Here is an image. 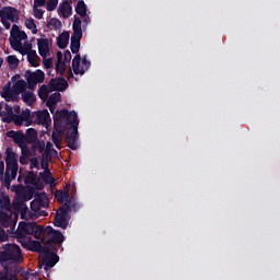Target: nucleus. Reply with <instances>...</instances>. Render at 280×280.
Segmentation results:
<instances>
[{
	"label": "nucleus",
	"instance_id": "obj_1",
	"mask_svg": "<svg viewBox=\"0 0 280 280\" xmlns=\"http://www.w3.org/2000/svg\"><path fill=\"white\" fill-rule=\"evenodd\" d=\"M54 124L56 131L52 132V142L56 148L60 149V132L63 128H69L67 132V142L71 150L78 149V126H80V120L78 119V114L75 112H68L67 109L58 110L54 115Z\"/></svg>",
	"mask_w": 280,
	"mask_h": 280
},
{
	"label": "nucleus",
	"instance_id": "obj_2",
	"mask_svg": "<svg viewBox=\"0 0 280 280\" xmlns=\"http://www.w3.org/2000/svg\"><path fill=\"white\" fill-rule=\"evenodd\" d=\"M42 242L44 246L37 253H39L42 259H44L45 270H49L58 264V255L51 252V244H62L65 242V235L48 226L43 231Z\"/></svg>",
	"mask_w": 280,
	"mask_h": 280
},
{
	"label": "nucleus",
	"instance_id": "obj_3",
	"mask_svg": "<svg viewBox=\"0 0 280 280\" xmlns=\"http://www.w3.org/2000/svg\"><path fill=\"white\" fill-rule=\"evenodd\" d=\"M16 234L18 242H20V244H22L24 248H28V250H33L35 253L42 250L43 245L40 244V242L33 241L32 237L27 235H33L35 240H40L43 237V226L37 225L34 222H20Z\"/></svg>",
	"mask_w": 280,
	"mask_h": 280
},
{
	"label": "nucleus",
	"instance_id": "obj_4",
	"mask_svg": "<svg viewBox=\"0 0 280 280\" xmlns=\"http://www.w3.org/2000/svg\"><path fill=\"white\" fill-rule=\"evenodd\" d=\"M7 117L2 118V121L11 124L13 121L15 126H32V113L30 109H25L21 113V107L5 105ZM21 113V115H19Z\"/></svg>",
	"mask_w": 280,
	"mask_h": 280
},
{
	"label": "nucleus",
	"instance_id": "obj_5",
	"mask_svg": "<svg viewBox=\"0 0 280 280\" xmlns=\"http://www.w3.org/2000/svg\"><path fill=\"white\" fill-rule=\"evenodd\" d=\"M21 261H23V254L16 244H8L4 246V250L0 252V264L4 268L8 264H21Z\"/></svg>",
	"mask_w": 280,
	"mask_h": 280
},
{
	"label": "nucleus",
	"instance_id": "obj_6",
	"mask_svg": "<svg viewBox=\"0 0 280 280\" xmlns=\"http://www.w3.org/2000/svg\"><path fill=\"white\" fill-rule=\"evenodd\" d=\"M25 89H27V83L24 80H20L15 82L13 86L10 83L4 84L0 94L5 102H16L19 95H21Z\"/></svg>",
	"mask_w": 280,
	"mask_h": 280
},
{
	"label": "nucleus",
	"instance_id": "obj_7",
	"mask_svg": "<svg viewBox=\"0 0 280 280\" xmlns=\"http://www.w3.org/2000/svg\"><path fill=\"white\" fill-rule=\"evenodd\" d=\"M18 220L19 213L12 212L11 209H0V226L8 229L9 233H14Z\"/></svg>",
	"mask_w": 280,
	"mask_h": 280
},
{
	"label": "nucleus",
	"instance_id": "obj_8",
	"mask_svg": "<svg viewBox=\"0 0 280 280\" xmlns=\"http://www.w3.org/2000/svg\"><path fill=\"white\" fill-rule=\"evenodd\" d=\"M5 154V176L8 179L14 180V178H16V173L19 172V162L16 159V153H14L12 149L8 148Z\"/></svg>",
	"mask_w": 280,
	"mask_h": 280
},
{
	"label": "nucleus",
	"instance_id": "obj_9",
	"mask_svg": "<svg viewBox=\"0 0 280 280\" xmlns=\"http://www.w3.org/2000/svg\"><path fill=\"white\" fill-rule=\"evenodd\" d=\"M0 19L5 30H10V27H12V23H16V21H19V10L12 7H4L0 10Z\"/></svg>",
	"mask_w": 280,
	"mask_h": 280
},
{
	"label": "nucleus",
	"instance_id": "obj_10",
	"mask_svg": "<svg viewBox=\"0 0 280 280\" xmlns=\"http://www.w3.org/2000/svg\"><path fill=\"white\" fill-rule=\"evenodd\" d=\"M73 35L71 36L70 49L72 54L80 51V40H82V20L75 18L73 25Z\"/></svg>",
	"mask_w": 280,
	"mask_h": 280
},
{
	"label": "nucleus",
	"instance_id": "obj_11",
	"mask_svg": "<svg viewBox=\"0 0 280 280\" xmlns=\"http://www.w3.org/2000/svg\"><path fill=\"white\" fill-rule=\"evenodd\" d=\"M21 40H27V34L19 30V26L14 24L11 30L10 44L16 51L23 50V43Z\"/></svg>",
	"mask_w": 280,
	"mask_h": 280
},
{
	"label": "nucleus",
	"instance_id": "obj_12",
	"mask_svg": "<svg viewBox=\"0 0 280 280\" xmlns=\"http://www.w3.org/2000/svg\"><path fill=\"white\" fill-rule=\"evenodd\" d=\"M91 61L85 57L81 60L80 55H77L72 60V69L75 75H84L85 71H89Z\"/></svg>",
	"mask_w": 280,
	"mask_h": 280
},
{
	"label": "nucleus",
	"instance_id": "obj_13",
	"mask_svg": "<svg viewBox=\"0 0 280 280\" xmlns=\"http://www.w3.org/2000/svg\"><path fill=\"white\" fill-rule=\"evenodd\" d=\"M57 200L61 202V205H65V209H68V211H78L80 209V206L78 202H75V197L69 198L68 191H61L57 195Z\"/></svg>",
	"mask_w": 280,
	"mask_h": 280
},
{
	"label": "nucleus",
	"instance_id": "obj_14",
	"mask_svg": "<svg viewBox=\"0 0 280 280\" xmlns=\"http://www.w3.org/2000/svg\"><path fill=\"white\" fill-rule=\"evenodd\" d=\"M32 119L34 124L44 126V128H49V126H51V117L49 116V112L47 109L33 113Z\"/></svg>",
	"mask_w": 280,
	"mask_h": 280
},
{
	"label": "nucleus",
	"instance_id": "obj_15",
	"mask_svg": "<svg viewBox=\"0 0 280 280\" xmlns=\"http://www.w3.org/2000/svg\"><path fill=\"white\" fill-rule=\"evenodd\" d=\"M71 62V51L66 50L63 54V60H62V52H57V65H56V71L57 73H65L67 69V65Z\"/></svg>",
	"mask_w": 280,
	"mask_h": 280
},
{
	"label": "nucleus",
	"instance_id": "obj_16",
	"mask_svg": "<svg viewBox=\"0 0 280 280\" xmlns=\"http://www.w3.org/2000/svg\"><path fill=\"white\" fill-rule=\"evenodd\" d=\"M38 54L46 59L51 56V42L48 38H37Z\"/></svg>",
	"mask_w": 280,
	"mask_h": 280
},
{
	"label": "nucleus",
	"instance_id": "obj_17",
	"mask_svg": "<svg viewBox=\"0 0 280 280\" xmlns=\"http://www.w3.org/2000/svg\"><path fill=\"white\" fill-rule=\"evenodd\" d=\"M70 211L68 208H59L55 217V226L59 229H67L69 226V221H67V213Z\"/></svg>",
	"mask_w": 280,
	"mask_h": 280
},
{
	"label": "nucleus",
	"instance_id": "obj_18",
	"mask_svg": "<svg viewBox=\"0 0 280 280\" xmlns=\"http://www.w3.org/2000/svg\"><path fill=\"white\" fill-rule=\"evenodd\" d=\"M42 170H44V173L42 175L43 180L47 185H50V187H54L56 184V179L51 176V172H49V162L45 158H42Z\"/></svg>",
	"mask_w": 280,
	"mask_h": 280
},
{
	"label": "nucleus",
	"instance_id": "obj_19",
	"mask_svg": "<svg viewBox=\"0 0 280 280\" xmlns=\"http://www.w3.org/2000/svg\"><path fill=\"white\" fill-rule=\"evenodd\" d=\"M26 80L30 86H36V84H40V82L45 81V72L43 70H36L35 72L28 73Z\"/></svg>",
	"mask_w": 280,
	"mask_h": 280
},
{
	"label": "nucleus",
	"instance_id": "obj_20",
	"mask_svg": "<svg viewBox=\"0 0 280 280\" xmlns=\"http://www.w3.org/2000/svg\"><path fill=\"white\" fill-rule=\"evenodd\" d=\"M54 144L51 142H47L45 148V142L39 143V151L43 153V159L47 160V163H49V156H54L55 154H58V151L56 149H52Z\"/></svg>",
	"mask_w": 280,
	"mask_h": 280
},
{
	"label": "nucleus",
	"instance_id": "obj_21",
	"mask_svg": "<svg viewBox=\"0 0 280 280\" xmlns=\"http://www.w3.org/2000/svg\"><path fill=\"white\" fill-rule=\"evenodd\" d=\"M27 56V60L32 67H38L40 65V57L36 54V50H32V45H27V49L25 51Z\"/></svg>",
	"mask_w": 280,
	"mask_h": 280
},
{
	"label": "nucleus",
	"instance_id": "obj_22",
	"mask_svg": "<svg viewBox=\"0 0 280 280\" xmlns=\"http://www.w3.org/2000/svg\"><path fill=\"white\" fill-rule=\"evenodd\" d=\"M13 208L16 209V211L20 212L22 220H33L34 214L30 212V209H27V206L23 202L20 205L13 203Z\"/></svg>",
	"mask_w": 280,
	"mask_h": 280
},
{
	"label": "nucleus",
	"instance_id": "obj_23",
	"mask_svg": "<svg viewBox=\"0 0 280 280\" xmlns=\"http://www.w3.org/2000/svg\"><path fill=\"white\" fill-rule=\"evenodd\" d=\"M58 12L63 19H69L73 12V8L71 7V3L66 0L59 4Z\"/></svg>",
	"mask_w": 280,
	"mask_h": 280
},
{
	"label": "nucleus",
	"instance_id": "obj_24",
	"mask_svg": "<svg viewBox=\"0 0 280 280\" xmlns=\"http://www.w3.org/2000/svg\"><path fill=\"white\" fill-rule=\"evenodd\" d=\"M67 86V80L62 78L52 79L49 83V88L51 89V91H65Z\"/></svg>",
	"mask_w": 280,
	"mask_h": 280
},
{
	"label": "nucleus",
	"instance_id": "obj_25",
	"mask_svg": "<svg viewBox=\"0 0 280 280\" xmlns=\"http://www.w3.org/2000/svg\"><path fill=\"white\" fill-rule=\"evenodd\" d=\"M34 205H38L39 207H43L44 209L49 207V195L42 192L36 196L35 200L31 202V207L34 208Z\"/></svg>",
	"mask_w": 280,
	"mask_h": 280
},
{
	"label": "nucleus",
	"instance_id": "obj_26",
	"mask_svg": "<svg viewBox=\"0 0 280 280\" xmlns=\"http://www.w3.org/2000/svg\"><path fill=\"white\" fill-rule=\"evenodd\" d=\"M14 141L20 145L22 150V154H27V140L25 138V135L18 132L14 135Z\"/></svg>",
	"mask_w": 280,
	"mask_h": 280
},
{
	"label": "nucleus",
	"instance_id": "obj_27",
	"mask_svg": "<svg viewBox=\"0 0 280 280\" xmlns=\"http://www.w3.org/2000/svg\"><path fill=\"white\" fill-rule=\"evenodd\" d=\"M60 102V93H54L49 96L47 101V106L51 114H54V110H56V105Z\"/></svg>",
	"mask_w": 280,
	"mask_h": 280
},
{
	"label": "nucleus",
	"instance_id": "obj_28",
	"mask_svg": "<svg viewBox=\"0 0 280 280\" xmlns=\"http://www.w3.org/2000/svg\"><path fill=\"white\" fill-rule=\"evenodd\" d=\"M69 32H62L58 37H57V46L60 49H65L67 45H69Z\"/></svg>",
	"mask_w": 280,
	"mask_h": 280
},
{
	"label": "nucleus",
	"instance_id": "obj_29",
	"mask_svg": "<svg viewBox=\"0 0 280 280\" xmlns=\"http://www.w3.org/2000/svg\"><path fill=\"white\" fill-rule=\"evenodd\" d=\"M22 100L27 106H32L34 102H36V95L32 92H25V90L22 92Z\"/></svg>",
	"mask_w": 280,
	"mask_h": 280
},
{
	"label": "nucleus",
	"instance_id": "obj_30",
	"mask_svg": "<svg viewBox=\"0 0 280 280\" xmlns=\"http://www.w3.org/2000/svg\"><path fill=\"white\" fill-rule=\"evenodd\" d=\"M24 25L25 27H27V30H31L32 34H38V28L36 27V22L34 21V19H25Z\"/></svg>",
	"mask_w": 280,
	"mask_h": 280
},
{
	"label": "nucleus",
	"instance_id": "obj_31",
	"mask_svg": "<svg viewBox=\"0 0 280 280\" xmlns=\"http://www.w3.org/2000/svg\"><path fill=\"white\" fill-rule=\"evenodd\" d=\"M25 138L27 143H34V141L38 139V133H36V129L34 128L27 129Z\"/></svg>",
	"mask_w": 280,
	"mask_h": 280
},
{
	"label": "nucleus",
	"instance_id": "obj_32",
	"mask_svg": "<svg viewBox=\"0 0 280 280\" xmlns=\"http://www.w3.org/2000/svg\"><path fill=\"white\" fill-rule=\"evenodd\" d=\"M5 62L8 63V67L11 69H16L19 67V63L21 62L16 56L11 55L5 58Z\"/></svg>",
	"mask_w": 280,
	"mask_h": 280
},
{
	"label": "nucleus",
	"instance_id": "obj_33",
	"mask_svg": "<svg viewBox=\"0 0 280 280\" xmlns=\"http://www.w3.org/2000/svg\"><path fill=\"white\" fill-rule=\"evenodd\" d=\"M25 183H26V185H33V187H36V185L38 183L36 174L34 172H30L26 175Z\"/></svg>",
	"mask_w": 280,
	"mask_h": 280
},
{
	"label": "nucleus",
	"instance_id": "obj_34",
	"mask_svg": "<svg viewBox=\"0 0 280 280\" xmlns=\"http://www.w3.org/2000/svg\"><path fill=\"white\" fill-rule=\"evenodd\" d=\"M75 12H77V14H79L81 16H85V14H86V4L84 3V1L80 0L77 3Z\"/></svg>",
	"mask_w": 280,
	"mask_h": 280
},
{
	"label": "nucleus",
	"instance_id": "obj_35",
	"mask_svg": "<svg viewBox=\"0 0 280 280\" xmlns=\"http://www.w3.org/2000/svg\"><path fill=\"white\" fill-rule=\"evenodd\" d=\"M0 207L1 209H10V197L8 195H0Z\"/></svg>",
	"mask_w": 280,
	"mask_h": 280
},
{
	"label": "nucleus",
	"instance_id": "obj_36",
	"mask_svg": "<svg viewBox=\"0 0 280 280\" xmlns=\"http://www.w3.org/2000/svg\"><path fill=\"white\" fill-rule=\"evenodd\" d=\"M38 96L40 97V100H47V97H49V89L46 85H43L39 89Z\"/></svg>",
	"mask_w": 280,
	"mask_h": 280
},
{
	"label": "nucleus",
	"instance_id": "obj_37",
	"mask_svg": "<svg viewBox=\"0 0 280 280\" xmlns=\"http://www.w3.org/2000/svg\"><path fill=\"white\" fill-rule=\"evenodd\" d=\"M57 7H58V0H48L46 4V10L48 12H54V10H56Z\"/></svg>",
	"mask_w": 280,
	"mask_h": 280
},
{
	"label": "nucleus",
	"instance_id": "obj_38",
	"mask_svg": "<svg viewBox=\"0 0 280 280\" xmlns=\"http://www.w3.org/2000/svg\"><path fill=\"white\" fill-rule=\"evenodd\" d=\"M33 13L35 19L40 20L43 19V14H45V11H43L42 9H38V7H34Z\"/></svg>",
	"mask_w": 280,
	"mask_h": 280
},
{
	"label": "nucleus",
	"instance_id": "obj_39",
	"mask_svg": "<svg viewBox=\"0 0 280 280\" xmlns=\"http://www.w3.org/2000/svg\"><path fill=\"white\" fill-rule=\"evenodd\" d=\"M30 165H31V168H32V170H34V167H35L36 170H38V165H39L38 159H37V158H32Z\"/></svg>",
	"mask_w": 280,
	"mask_h": 280
},
{
	"label": "nucleus",
	"instance_id": "obj_40",
	"mask_svg": "<svg viewBox=\"0 0 280 280\" xmlns=\"http://www.w3.org/2000/svg\"><path fill=\"white\" fill-rule=\"evenodd\" d=\"M45 3H46L45 0H34L35 8H43V5H45Z\"/></svg>",
	"mask_w": 280,
	"mask_h": 280
},
{
	"label": "nucleus",
	"instance_id": "obj_41",
	"mask_svg": "<svg viewBox=\"0 0 280 280\" xmlns=\"http://www.w3.org/2000/svg\"><path fill=\"white\" fill-rule=\"evenodd\" d=\"M8 240V235L5 234V231L0 228V242H5Z\"/></svg>",
	"mask_w": 280,
	"mask_h": 280
},
{
	"label": "nucleus",
	"instance_id": "obj_42",
	"mask_svg": "<svg viewBox=\"0 0 280 280\" xmlns=\"http://www.w3.org/2000/svg\"><path fill=\"white\" fill-rule=\"evenodd\" d=\"M83 23H85V25H89V23H91V18H89V14L85 13V15H81Z\"/></svg>",
	"mask_w": 280,
	"mask_h": 280
},
{
	"label": "nucleus",
	"instance_id": "obj_43",
	"mask_svg": "<svg viewBox=\"0 0 280 280\" xmlns=\"http://www.w3.org/2000/svg\"><path fill=\"white\" fill-rule=\"evenodd\" d=\"M5 171V164L3 162H0V174H3Z\"/></svg>",
	"mask_w": 280,
	"mask_h": 280
},
{
	"label": "nucleus",
	"instance_id": "obj_44",
	"mask_svg": "<svg viewBox=\"0 0 280 280\" xmlns=\"http://www.w3.org/2000/svg\"><path fill=\"white\" fill-rule=\"evenodd\" d=\"M0 280H14V278L8 279V276L0 273Z\"/></svg>",
	"mask_w": 280,
	"mask_h": 280
},
{
	"label": "nucleus",
	"instance_id": "obj_45",
	"mask_svg": "<svg viewBox=\"0 0 280 280\" xmlns=\"http://www.w3.org/2000/svg\"><path fill=\"white\" fill-rule=\"evenodd\" d=\"M42 206L38 205H34V207H31L32 211H38V209H40Z\"/></svg>",
	"mask_w": 280,
	"mask_h": 280
},
{
	"label": "nucleus",
	"instance_id": "obj_46",
	"mask_svg": "<svg viewBox=\"0 0 280 280\" xmlns=\"http://www.w3.org/2000/svg\"><path fill=\"white\" fill-rule=\"evenodd\" d=\"M50 23H55V25H56V24H60V21H58V20H51Z\"/></svg>",
	"mask_w": 280,
	"mask_h": 280
},
{
	"label": "nucleus",
	"instance_id": "obj_47",
	"mask_svg": "<svg viewBox=\"0 0 280 280\" xmlns=\"http://www.w3.org/2000/svg\"><path fill=\"white\" fill-rule=\"evenodd\" d=\"M71 78H73V73L69 72L68 73V80H71Z\"/></svg>",
	"mask_w": 280,
	"mask_h": 280
},
{
	"label": "nucleus",
	"instance_id": "obj_48",
	"mask_svg": "<svg viewBox=\"0 0 280 280\" xmlns=\"http://www.w3.org/2000/svg\"><path fill=\"white\" fill-rule=\"evenodd\" d=\"M3 65V58H0V67Z\"/></svg>",
	"mask_w": 280,
	"mask_h": 280
},
{
	"label": "nucleus",
	"instance_id": "obj_49",
	"mask_svg": "<svg viewBox=\"0 0 280 280\" xmlns=\"http://www.w3.org/2000/svg\"><path fill=\"white\" fill-rule=\"evenodd\" d=\"M0 180H3V173H0Z\"/></svg>",
	"mask_w": 280,
	"mask_h": 280
},
{
	"label": "nucleus",
	"instance_id": "obj_50",
	"mask_svg": "<svg viewBox=\"0 0 280 280\" xmlns=\"http://www.w3.org/2000/svg\"><path fill=\"white\" fill-rule=\"evenodd\" d=\"M30 277H32V276H27V279H30Z\"/></svg>",
	"mask_w": 280,
	"mask_h": 280
}]
</instances>
